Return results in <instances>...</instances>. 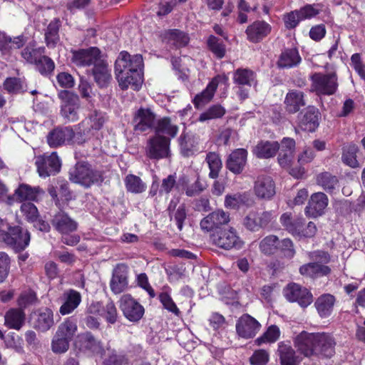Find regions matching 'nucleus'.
<instances>
[{"label":"nucleus","mask_w":365,"mask_h":365,"mask_svg":"<svg viewBox=\"0 0 365 365\" xmlns=\"http://www.w3.org/2000/svg\"><path fill=\"white\" fill-rule=\"evenodd\" d=\"M143 59L141 54L130 55L123 51L115 62V74L122 90L129 86L139 91L143 82Z\"/></svg>","instance_id":"f257e3e1"},{"label":"nucleus","mask_w":365,"mask_h":365,"mask_svg":"<svg viewBox=\"0 0 365 365\" xmlns=\"http://www.w3.org/2000/svg\"><path fill=\"white\" fill-rule=\"evenodd\" d=\"M69 180L76 184H80L86 188L93 185H101L104 180L103 173L96 170L86 161L78 162L75 167L69 171Z\"/></svg>","instance_id":"f03ea898"},{"label":"nucleus","mask_w":365,"mask_h":365,"mask_svg":"<svg viewBox=\"0 0 365 365\" xmlns=\"http://www.w3.org/2000/svg\"><path fill=\"white\" fill-rule=\"evenodd\" d=\"M280 222L293 236L310 238L317 232V227L313 222H309L305 226V220L303 217L293 216L290 212L283 213L280 217Z\"/></svg>","instance_id":"7ed1b4c3"},{"label":"nucleus","mask_w":365,"mask_h":365,"mask_svg":"<svg viewBox=\"0 0 365 365\" xmlns=\"http://www.w3.org/2000/svg\"><path fill=\"white\" fill-rule=\"evenodd\" d=\"M0 240L16 253H19L23 252L29 245L31 234L21 226H9L6 231L0 232Z\"/></svg>","instance_id":"20e7f679"},{"label":"nucleus","mask_w":365,"mask_h":365,"mask_svg":"<svg viewBox=\"0 0 365 365\" xmlns=\"http://www.w3.org/2000/svg\"><path fill=\"white\" fill-rule=\"evenodd\" d=\"M211 238L214 245L225 250H239L245 245V242L233 227L216 230L213 232Z\"/></svg>","instance_id":"39448f33"},{"label":"nucleus","mask_w":365,"mask_h":365,"mask_svg":"<svg viewBox=\"0 0 365 365\" xmlns=\"http://www.w3.org/2000/svg\"><path fill=\"white\" fill-rule=\"evenodd\" d=\"M58 97L61 101V113L63 117L70 122L76 121L81 106L79 96L74 92L65 89L58 93Z\"/></svg>","instance_id":"423d86ee"},{"label":"nucleus","mask_w":365,"mask_h":365,"mask_svg":"<svg viewBox=\"0 0 365 365\" xmlns=\"http://www.w3.org/2000/svg\"><path fill=\"white\" fill-rule=\"evenodd\" d=\"M311 79L312 90L317 95L331 96L337 91V76L335 73H314Z\"/></svg>","instance_id":"0eeeda50"},{"label":"nucleus","mask_w":365,"mask_h":365,"mask_svg":"<svg viewBox=\"0 0 365 365\" xmlns=\"http://www.w3.org/2000/svg\"><path fill=\"white\" fill-rule=\"evenodd\" d=\"M283 294L289 302H297L302 308H307L313 302V294L297 283H289L283 289Z\"/></svg>","instance_id":"6e6552de"},{"label":"nucleus","mask_w":365,"mask_h":365,"mask_svg":"<svg viewBox=\"0 0 365 365\" xmlns=\"http://www.w3.org/2000/svg\"><path fill=\"white\" fill-rule=\"evenodd\" d=\"M35 165L38 175L41 178H46L57 174L61 167V160L56 152H53L51 155L43 154L37 156Z\"/></svg>","instance_id":"1a4fd4ad"},{"label":"nucleus","mask_w":365,"mask_h":365,"mask_svg":"<svg viewBox=\"0 0 365 365\" xmlns=\"http://www.w3.org/2000/svg\"><path fill=\"white\" fill-rule=\"evenodd\" d=\"M170 138L164 135H154L148 142V157L155 160L168 158L170 153Z\"/></svg>","instance_id":"9d476101"},{"label":"nucleus","mask_w":365,"mask_h":365,"mask_svg":"<svg viewBox=\"0 0 365 365\" xmlns=\"http://www.w3.org/2000/svg\"><path fill=\"white\" fill-rule=\"evenodd\" d=\"M29 322L34 329L45 332L54 324L53 313L47 307L38 309L31 313Z\"/></svg>","instance_id":"9b49d317"},{"label":"nucleus","mask_w":365,"mask_h":365,"mask_svg":"<svg viewBox=\"0 0 365 365\" xmlns=\"http://www.w3.org/2000/svg\"><path fill=\"white\" fill-rule=\"evenodd\" d=\"M71 61L78 66H88L98 63L101 60V50L96 46L72 51Z\"/></svg>","instance_id":"f8f14e48"},{"label":"nucleus","mask_w":365,"mask_h":365,"mask_svg":"<svg viewBox=\"0 0 365 365\" xmlns=\"http://www.w3.org/2000/svg\"><path fill=\"white\" fill-rule=\"evenodd\" d=\"M120 308L124 317L133 322L140 321L145 312L144 307L130 294L122 296L120 299Z\"/></svg>","instance_id":"ddd939ff"},{"label":"nucleus","mask_w":365,"mask_h":365,"mask_svg":"<svg viewBox=\"0 0 365 365\" xmlns=\"http://www.w3.org/2000/svg\"><path fill=\"white\" fill-rule=\"evenodd\" d=\"M75 136L71 126H58L51 130L47 135V143L51 148L71 145Z\"/></svg>","instance_id":"4468645a"},{"label":"nucleus","mask_w":365,"mask_h":365,"mask_svg":"<svg viewBox=\"0 0 365 365\" xmlns=\"http://www.w3.org/2000/svg\"><path fill=\"white\" fill-rule=\"evenodd\" d=\"M236 332L243 339H252L259 331L261 324L248 314H242L237 321Z\"/></svg>","instance_id":"2eb2a0df"},{"label":"nucleus","mask_w":365,"mask_h":365,"mask_svg":"<svg viewBox=\"0 0 365 365\" xmlns=\"http://www.w3.org/2000/svg\"><path fill=\"white\" fill-rule=\"evenodd\" d=\"M317 343V333H309L305 331L299 334L294 340V347L297 351L305 357L314 356Z\"/></svg>","instance_id":"dca6fc26"},{"label":"nucleus","mask_w":365,"mask_h":365,"mask_svg":"<svg viewBox=\"0 0 365 365\" xmlns=\"http://www.w3.org/2000/svg\"><path fill=\"white\" fill-rule=\"evenodd\" d=\"M336 342L334 337L328 333H317V343L314 356L331 358L335 354Z\"/></svg>","instance_id":"f3484780"},{"label":"nucleus","mask_w":365,"mask_h":365,"mask_svg":"<svg viewBox=\"0 0 365 365\" xmlns=\"http://www.w3.org/2000/svg\"><path fill=\"white\" fill-rule=\"evenodd\" d=\"M75 346L82 351H89L92 353L103 355L104 348L101 341L97 340L90 331L81 333L77 336Z\"/></svg>","instance_id":"a211bd4d"},{"label":"nucleus","mask_w":365,"mask_h":365,"mask_svg":"<svg viewBox=\"0 0 365 365\" xmlns=\"http://www.w3.org/2000/svg\"><path fill=\"white\" fill-rule=\"evenodd\" d=\"M299 127L307 132H314L319 125L321 113L319 109L313 106H309L300 113Z\"/></svg>","instance_id":"6ab92c4d"},{"label":"nucleus","mask_w":365,"mask_h":365,"mask_svg":"<svg viewBox=\"0 0 365 365\" xmlns=\"http://www.w3.org/2000/svg\"><path fill=\"white\" fill-rule=\"evenodd\" d=\"M254 192L259 199L271 200L275 195V183L272 177L259 175L254 185Z\"/></svg>","instance_id":"aec40b11"},{"label":"nucleus","mask_w":365,"mask_h":365,"mask_svg":"<svg viewBox=\"0 0 365 365\" xmlns=\"http://www.w3.org/2000/svg\"><path fill=\"white\" fill-rule=\"evenodd\" d=\"M128 266L125 264H118L113 269L110 287L114 294H120L126 289L128 284Z\"/></svg>","instance_id":"412c9836"},{"label":"nucleus","mask_w":365,"mask_h":365,"mask_svg":"<svg viewBox=\"0 0 365 365\" xmlns=\"http://www.w3.org/2000/svg\"><path fill=\"white\" fill-rule=\"evenodd\" d=\"M247 151L244 148L234 150L227 157L226 168L233 174H241L247 164Z\"/></svg>","instance_id":"4be33fe9"},{"label":"nucleus","mask_w":365,"mask_h":365,"mask_svg":"<svg viewBox=\"0 0 365 365\" xmlns=\"http://www.w3.org/2000/svg\"><path fill=\"white\" fill-rule=\"evenodd\" d=\"M328 197L324 192H319L312 194L305 208L306 215L314 218L322 215L328 205Z\"/></svg>","instance_id":"5701e85b"},{"label":"nucleus","mask_w":365,"mask_h":365,"mask_svg":"<svg viewBox=\"0 0 365 365\" xmlns=\"http://www.w3.org/2000/svg\"><path fill=\"white\" fill-rule=\"evenodd\" d=\"M278 163L282 168H289L293 160L296 142L293 138L284 137L279 143Z\"/></svg>","instance_id":"b1692460"},{"label":"nucleus","mask_w":365,"mask_h":365,"mask_svg":"<svg viewBox=\"0 0 365 365\" xmlns=\"http://www.w3.org/2000/svg\"><path fill=\"white\" fill-rule=\"evenodd\" d=\"M226 76L221 77L217 76L212 79V81L207 84L206 88L200 93L197 94L192 103L195 107L200 109L205 104L209 103L213 98L217 88L218 84L220 81H227Z\"/></svg>","instance_id":"393cba45"},{"label":"nucleus","mask_w":365,"mask_h":365,"mask_svg":"<svg viewBox=\"0 0 365 365\" xmlns=\"http://www.w3.org/2000/svg\"><path fill=\"white\" fill-rule=\"evenodd\" d=\"M271 30V26L264 21H255L247 26L245 33L249 41L257 43L267 36Z\"/></svg>","instance_id":"a878e982"},{"label":"nucleus","mask_w":365,"mask_h":365,"mask_svg":"<svg viewBox=\"0 0 365 365\" xmlns=\"http://www.w3.org/2000/svg\"><path fill=\"white\" fill-rule=\"evenodd\" d=\"M53 227L63 235H68L78 229V222L67 213L59 212L51 220Z\"/></svg>","instance_id":"bb28decb"},{"label":"nucleus","mask_w":365,"mask_h":365,"mask_svg":"<svg viewBox=\"0 0 365 365\" xmlns=\"http://www.w3.org/2000/svg\"><path fill=\"white\" fill-rule=\"evenodd\" d=\"M254 203L255 200L249 192L228 194L225 198V206L233 210H238L242 207H250Z\"/></svg>","instance_id":"cd10ccee"},{"label":"nucleus","mask_w":365,"mask_h":365,"mask_svg":"<svg viewBox=\"0 0 365 365\" xmlns=\"http://www.w3.org/2000/svg\"><path fill=\"white\" fill-rule=\"evenodd\" d=\"M155 115L150 108H140L134 115L133 123L135 130L145 131L155 123Z\"/></svg>","instance_id":"c85d7f7f"},{"label":"nucleus","mask_w":365,"mask_h":365,"mask_svg":"<svg viewBox=\"0 0 365 365\" xmlns=\"http://www.w3.org/2000/svg\"><path fill=\"white\" fill-rule=\"evenodd\" d=\"M61 298L63 302L59 309V312L62 315L72 313L79 306L82 299L81 293L73 289L65 291Z\"/></svg>","instance_id":"c756f323"},{"label":"nucleus","mask_w":365,"mask_h":365,"mask_svg":"<svg viewBox=\"0 0 365 365\" xmlns=\"http://www.w3.org/2000/svg\"><path fill=\"white\" fill-rule=\"evenodd\" d=\"M27 41L24 35L11 38L5 31H0V51L2 54H9L14 49L22 48Z\"/></svg>","instance_id":"7c9ffc66"},{"label":"nucleus","mask_w":365,"mask_h":365,"mask_svg":"<svg viewBox=\"0 0 365 365\" xmlns=\"http://www.w3.org/2000/svg\"><path fill=\"white\" fill-rule=\"evenodd\" d=\"M102 365H128L130 359L123 350L108 347L103 353Z\"/></svg>","instance_id":"2f4dec72"},{"label":"nucleus","mask_w":365,"mask_h":365,"mask_svg":"<svg viewBox=\"0 0 365 365\" xmlns=\"http://www.w3.org/2000/svg\"><path fill=\"white\" fill-rule=\"evenodd\" d=\"M277 354L281 365H299L302 361L294 349L283 341L278 344Z\"/></svg>","instance_id":"473e14b6"},{"label":"nucleus","mask_w":365,"mask_h":365,"mask_svg":"<svg viewBox=\"0 0 365 365\" xmlns=\"http://www.w3.org/2000/svg\"><path fill=\"white\" fill-rule=\"evenodd\" d=\"M336 298L331 294H323L314 302V307L319 316L324 319L329 317L334 309Z\"/></svg>","instance_id":"72a5a7b5"},{"label":"nucleus","mask_w":365,"mask_h":365,"mask_svg":"<svg viewBox=\"0 0 365 365\" xmlns=\"http://www.w3.org/2000/svg\"><path fill=\"white\" fill-rule=\"evenodd\" d=\"M331 268L318 262H309L299 267V273L313 279L326 277L331 274Z\"/></svg>","instance_id":"f704fd0d"},{"label":"nucleus","mask_w":365,"mask_h":365,"mask_svg":"<svg viewBox=\"0 0 365 365\" xmlns=\"http://www.w3.org/2000/svg\"><path fill=\"white\" fill-rule=\"evenodd\" d=\"M284 103L289 113H296L306 105L304 94L302 91L292 90L287 93Z\"/></svg>","instance_id":"c9c22d12"},{"label":"nucleus","mask_w":365,"mask_h":365,"mask_svg":"<svg viewBox=\"0 0 365 365\" xmlns=\"http://www.w3.org/2000/svg\"><path fill=\"white\" fill-rule=\"evenodd\" d=\"M279 148L277 141L260 140L255 146L254 153L258 158L268 159L275 156Z\"/></svg>","instance_id":"e433bc0d"},{"label":"nucleus","mask_w":365,"mask_h":365,"mask_svg":"<svg viewBox=\"0 0 365 365\" xmlns=\"http://www.w3.org/2000/svg\"><path fill=\"white\" fill-rule=\"evenodd\" d=\"M61 27V21L58 18H54L47 26L44 38L48 48H55L60 41L59 29Z\"/></svg>","instance_id":"4c0bfd02"},{"label":"nucleus","mask_w":365,"mask_h":365,"mask_svg":"<svg viewBox=\"0 0 365 365\" xmlns=\"http://www.w3.org/2000/svg\"><path fill=\"white\" fill-rule=\"evenodd\" d=\"M26 314L24 310L9 309L4 315V324L9 329L19 330L25 323Z\"/></svg>","instance_id":"58836bf2"},{"label":"nucleus","mask_w":365,"mask_h":365,"mask_svg":"<svg viewBox=\"0 0 365 365\" xmlns=\"http://www.w3.org/2000/svg\"><path fill=\"white\" fill-rule=\"evenodd\" d=\"M163 40L175 48H182L189 43L188 36L179 29H169L163 34Z\"/></svg>","instance_id":"ea45409f"},{"label":"nucleus","mask_w":365,"mask_h":365,"mask_svg":"<svg viewBox=\"0 0 365 365\" xmlns=\"http://www.w3.org/2000/svg\"><path fill=\"white\" fill-rule=\"evenodd\" d=\"M359 152V147L353 143L344 146L341 153L342 163L353 169L360 168L361 164L357 160V153Z\"/></svg>","instance_id":"a19ab883"},{"label":"nucleus","mask_w":365,"mask_h":365,"mask_svg":"<svg viewBox=\"0 0 365 365\" xmlns=\"http://www.w3.org/2000/svg\"><path fill=\"white\" fill-rule=\"evenodd\" d=\"M302 61L299 51L296 48L284 49L278 60V66L289 68L298 66Z\"/></svg>","instance_id":"79ce46f5"},{"label":"nucleus","mask_w":365,"mask_h":365,"mask_svg":"<svg viewBox=\"0 0 365 365\" xmlns=\"http://www.w3.org/2000/svg\"><path fill=\"white\" fill-rule=\"evenodd\" d=\"M92 73L95 81L100 88H106L108 86L111 75L107 64L103 61L95 64L92 69Z\"/></svg>","instance_id":"37998d69"},{"label":"nucleus","mask_w":365,"mask_h":365,"mask_svg":"<svg viewBox=\"0 0 365 365\" xmlns=\"http://www.w3.org/2000/svg\"><path fill=\"white\" fill-rule=\"evenodd\" d=\"M42 192L39 187H31L29 185L22 183L19 185L14 192L16 199L20 201L37 200L38 195Z\"/></svg>","instance_id":"c03bdc74"},{"label":"nucleus","mask_w":365,"mask_h":365,"mask_svg":"<svg viewBox=\"0 0 365 365\" xmlns=\"http://www.w3.org/2000/svg\"><path fill=\"white\" fill-rule=\"evenodd\" d=\"M155 135H167L170 139L176 136L178 132V127L171 123V120L168 117H164L160 119L155 128Z\"/></svg>","instance_id":"a18cd8bd"},{"label":"nucleus","mask_w":365,"mask_h":365,"mask_svg":"<svg viewBox=\"0 0 365 365\" xmlns=\"http://www.w3.org/2000/svg\"><path fill=\"white\" fill-rule=\"evenodd\" d=\"M3 86L9 94L24 93L27 90L25 82L20 78L8 77L5 79Z\"/></svg>","instance_id":"49530a36"},{"label":"nucleus","mask_w":365,"mask_h":365,"mask_svg":"<svg viewBox=\"0 0 365 365\" xmlns=\"http://www.w3.org/2000/svg\"><path fill=\"white\" fill-rule=\"evenodd\" d=\"M77 331V324L72 318H67L58 327L56 334L68 341H71Z\"/></svg>","instance_id":"de8ad7c7"},{"label":"nucleus","mask_w":365,"mask_h":365,"mask_svg":"<svg viewBox=\"0 0 365 365\" xmlns=\"http://www.w3.org/2000/svg\"><path fill=\"white\" fill-rule=\"evenodd\" d=\"M125 186L128 192L133 194H140L145 191L147 185L137 175L128 174L124 180Z\"/></svg>","instance_id":"09e8293b"},{"label":"nucleus","mask_w":365,"mask_h":365,"mask_svg":"<svg viewBox=\"0 0 365 365\" xmlns=\"http://www.w3.org/2000/svg\"><path fill=\"white\" fill-rule=\"evenodd\" d=\"M34 65L36 70L46 78L53 76L56 67L54 61L48 56H40Z\"/></svg>","instance_id":"8fccbe9b"},{"label":"nucleus","mask_w":365,"mask_h":365,"mask_svg":"<svg viewBox=\"0 0 365 365\" xmlns=\"http://www.w3.org/2000/svg\"><path fill=\"white\" fill-rule=\"evenodd\" d=\"M255 73L247 68H238L235 71L233 76L234 83L240 86H251L255 83Z\"/></svg>","instance_id":"3c124183"},{"label":"nucleus","mask_w":365,"mask_h":365,"mask_svg":"<svg viewBox=\"0 0 365 365\" xmlns=\"http://www.w3.org/2000/svg\"><path fill=\"white\" fill-rule=\"evenodd\" d=\"M317 184L322 186L324 190L329 193H332L339 183V180L336 176L331 173L329 172H323L317 175Z\"/></svg>","instance_id":"603ef678"},{"label":"nucleus","mask_w":365,"mask_h":365,"mask_svg":"<svg viewBox=\"0 0 365 365\" xmlns=\"http://www.w3.org/2000/svg\"><path fill=\"white\" fill-rule=\"evenodd\" d=\"M225 113L226 110L220 104H214L200 115L198 120L200 122H205L210 120L222 118Z\"/></svg>","instance_id":"864d4df0"},{"label":"nucleus","mask_w":365,"mask_h":365,"mask_svg":"<svg viewBox=\"0 0 365 365\" xmlns=\"http://www.w3.org/2000/svg\"><path fill=\"white\" fill-rule=\"evenodd\" d=\"M207 46L216 58L221 59L225 57L226 53V46L225 43L217 36L210 35L207 40Z\"/></svg>","instance_id":"5fc2aeb1"},{"label":"nucleus","mask_w":365,"mask_h":365,"mask_svg":"<svg viewBox=\"0 0 365 365\" xmlns=\"http://www.w3.org/2000/svg\"><path fill=\"white\" fill-rule=\"evenodd\" d=\"M206 161L210 168L209 177L212 179H216L220 170L222 167V160L218 154L215 152H209L206 156Z\"/></svg>","instance_id":"6e6d98bb"},{"label":"nucleus","mask_w":365,"mask_h":365,"mask_svg":"<svg viewBox=\"0 0 365 365\" xmlns=\"http://www.w3.org/2000/svg\"><path fill=\"white\" fill-rule=\"evenodd\" d=\"M279 238L273 235L265 237L259 243L260 251L266 255L274 254L278 250Z\"/></svg>","instance_id":"4d7b16f0"},{"label":"nucleus","mask_w":365,"mask_h":365,"mask_svg":"<svg viewBox=\"0 0 365 365\" xmlns=\"http://www.w3.org/2000/svg\"><path fill=\"white\" fill-rule=\"evenodd\" d=\"M279 334L280 331L278 327L276 325H272L268 327L267 331L262 336L255 339V344L260 346L263 343L274 342L279 339Z\"/></svg>","instance_id":"13d9d810"},{"label":"nucleus","mask_w":365,"mask_h":365,"mask_svg":"<svg viewBox=\"0 0 365 365\" xmlns=\"http://www.w3.org/2000/svg\"><path fill=\"white\" fill-rule=\"evenodd\" d=\"M101 317L110 324H114L117 322L118 314L113 301L108 300L103 304Z\"/></svg>","instance_id":"bf43d9fd"},{"label":"nucleus","mask_w":365,"mask_h":365,"mask_svg":"<svg viewBox=\"0 0 365 365\" xmlns=\"http://www.w3.org/2000/svg\"><path fill=\"white\" fill-rule=\"evenodd\" d=\"M70 342V341L55 334L51 341V350L55 354L65 353L69 348Z\"/></svg>","instance_id":"052dcab7"},{"label":"nucleus","mask_w":365,"mask_h":365,"mask_svg":"<svg viewBox=\"0 0 365 365\" xmlns=\"http://www.w3.org/2000/svg\"><path fill=\"white\" fill-rule=\"evenodd\" d=\"M159 300L163 304V307L168 312L173 313L176 316H179L180 312L177 307L175 303L173 300L170 295L167 292H161L158 296Z\"/></svg>","instance_id":"680f3d73"},{"label":"nucleus","mask_w":365,"mask_h":365,"mask_svg":"<svg viewBox=\"0 0 365 365\" xmlns=\"http://www.w3.org/2000/svg\"><path fill=\"white\" fill-rule=\"evenodd\" d=\"M319 4H306L301 7L299 9H297L299 16L300 19L305 20L307 19H312L315 17L319 14L320 9H319Z\"/></svg>","instance_id":"e2e57ef3"},{"label":"nucleus","mask_w":365,"mask_h":365,"mask_svg":"<svg viewBox=\"0 0 365 365\" xmlns=\"http://www.w3.org/2000/svg\"><path fill=\"white\" fill-rule=\"evenodd\" d=\"M243 226L249 231L257 232L260 229L257 219V212H250L242 220Z\"/></svg>","instance_id":"0e129e2a"},{"label":"nucleus","mask_w":365,"mask_h":365,"mask_svg":"<svg viewBox=\"0 0 365 365\" xmlns=\"http://www.w3.org/2000/svg\"><path fill=\"white\" fill-rule=\"evenodd\" d=\"M278 250L288 259L292 258L295 255L293 242L289 238L279 240Z\"/></svg>","instance_id":"69168bd1"},{"label":"nucleus","mask_w":365,"mask_h":365,"mask_svg":"<svg viewBox=\"0 0 365 365\" xmlns=\"http://www.w3.org/2000/svg\"><path fill=\"white\" fill-rule=\"evenodd\" d=\"M21 211L29 222H34L38 217V209L32 202L23 203L21 206Z\"/></svg>","instance_id":"338daca9"},{"label":"nucleus","mask_w":365,"mask_h":365,"mask_svg":"<svg viewBox=\"0 0 365 365\" xmlns=\"http://www.w3.org/2000/svg\"><path fill=\"white\" fill-rule=\"evenodd\" d=\"M269 355L264 349H258L254 351L250 358L251 365H267L269 362Z\"/></svg>","instance_id":"774afa93"}]
</instances>
